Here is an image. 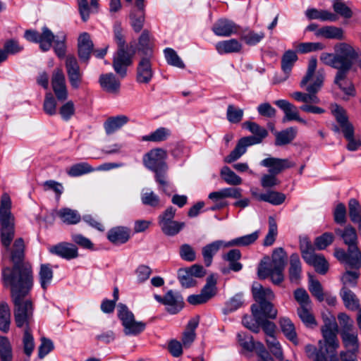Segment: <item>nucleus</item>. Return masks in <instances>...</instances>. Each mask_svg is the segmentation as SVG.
<instances>
[{
	"mask_svg": "<svg viewBox=\"0 0 361 361\" xmlns=\"http://www.w3.org/2000/svg\"><path fill=\"white\" fill-rule=\"evenodd\" d=\"M316 36L323 37L326 39H343L344 38L343 30L341 27L327 25L318 29L315 32Z\"/></svg>",
	"mask_w": 361,
	"mask_h": 361,
	"instance_id": "40",
	"label": "nucleus"
},
{
	"mask_svg": "<svg viewBox=\"0 0 361 361\" xmlns=\"http://www.w3.org/2000/svg\"><path fill=\"white\" fill-rule=\"evenodd\" d=\"M278 233L277 224L272 216L269 218V231L266 235L263 245L264 246H271L275 242Z\"/></svg>",
	"mask_w": 361,
	"mask_h": 361,
	"instance_id": "62",
	"label": "nucleus"
},
{
	"mask_svg": "<svg viewBox=\"0 0 361 361\" xmlns=\"http://www.w3.org/2000/svg\"><path fill=\"white\" fill-rule=\"evenodd\" d=\"M252 292L255 300L257 302L256 305L259 306L260 310L266 312L267 316L274 319L277 316V310L274 308L273 304L267 300H271L274 298V293L269 288H264L258 283L252 285Z\"/></svg>",
	"mask_w": 361,
	"mask_h": 361,
	"instance_id": "5",
	"label": "nucleus"
},
{
	"mask_svg": "<svg viewBox=\"0 0 361 361\" xmlns=\"http://www.w3.org/2000/svg\"><path fill=\"white\" fill-rule=\"evenodd\" d=\"M132 63V56L125 49H118L114 56L113 67L121 78L127 75V68Z\"/></svg>",
	"mask_w": 361,
	"mask_h": 361,
	"instance_id": "16",
	"label": "nucleus"
},
{
	"mask_svg": "<svg viewBox=\"0 0 361 361\" xmlns=\"http://www.w3.org/2000/svg\"><path fill=\"white\" fill-rule=\"evenodd\" d=\"M152 48L151 35L147 30H144L138 39L137 51L143 56H152Z\"/></svg>",
	"mask_w": 361,
	"mask_h": 361,
	"instance_id": "35",
	"label": "nucleus"
},
{
	"mask_svg": "<svg viewBox=\"0 0 361 361\" xmlns=\"http://www.w3.org/2000/svg\"><path fill=\"white\" fill-rule=\"evenodd\" d=\"M287 253L283 247L274 250L271 260L267 264H261L258 269V276L261 279L271 277L273 283L279 285L284 279L283 270L286 267Z\"/></svg>",
	"mask_w": 361,
	"mask_h": 361,
	"instance_id": "4",
	"label": "nucleus"
},
{
	"mask_svg": "<svg viewBox=\"0 0 361 361\" xmlns=\"http://www.w3.org/2000/svg\"><path fill=\"white\" fill-rule=\"evenodd\" d=\"M252 145H254V144L246 137L240 138L238 140L234 149L232 150L231 153L225 157L224 161L226 163H232L238 160L246 152L247 148Z\"/></svg>",
	"mask_w": 361,
	"mask_h": 361,
	"instance_id": "32",
	"label": "nucleus"
},
{
	"mask_svg": "<svg viewBox=\"0 0 361 361\" xmlns=\"http://www.w3.org/2000/svg\"><path fill=\"white\" fill-rule=\"evenodd\" d=\"M107 238L115 245L124 244L130 238V231L126 227L117 226L109 231Z\"/></svg>",
	"mask_w": 361,
	"mask_h": 361,
	"instance_id": "33",
	"label": "nucleus"
},
{
	"mask_svg": "<svg viewBox=\"0 0 361 361\" xmlns=\"http://www.w3.org/2000/svg\"><path fill=\"white\" fill-rule=\"evenodd\" d=\"M290 281L298 284L302 276V264L298 253L290 256V267L288 269Z\"/></svg>",
	"mask_w": 361,
	"mask_h": 361,
	"instance_id": "31",
	"label": "nucleus"
},
{
	"mask_svg": "<svg viewBox=\"0 0 361 361\" xmlns=\"http://www.w3.org/2000/svg\"><path fill=\"white\" fill-rule=\"evenodd\" d=\"M146 324L142 322H136L135 318L132 321L123 325L124 333L126 335H137L142 332L145 329Z\"/></svg>",
	"mask_w": 361,
	"mask_h": 361,
	"instance_id": "59",
	"label": "nucleus"
},
{
	"mask_svg": "<svg viewBox=\"0 0 361 361\" xmlns=\"http://www.w3.org/2000/svg\"><path fill=\"white\" fill-rule=\"evenodd\" d=\"M298 60V56L295 51L288 50L285 51L281 58V69L283 72L288 77L294 63Z\"/></svg>",
	"mask_w": 361,
	"mask_h": 361,
	"instance_id": "44",
	"label": "nucleus"
},
{
	"mask_svg": "<svg viewBox=\"0 0 361 361\" xmlns=\"http://www.w3.org/2000/svg\"><path fill=\"white\" fill-rule=\"evenodd\" d=\"M164 54L169 65L181 69L185 68V63L173 49L169 47L164 49Z\"/></svg>",
	"mask_w": 361,
	"mask_h": 361,
	"instance_id": "52",
	"label": "nucleus"
},
{
	"mask_svg": "<svg viewBox=\"0 0 361 361\" xmlns=\"http://www.w3.org/2000/svg\"><path fill=\"white\" fill-rule=\"evenodd\" d=\"M258 231H255L250 234L240 236L226 242L227 246H247L255 243L258 238Z\"/></svg>",
	"mask_w": 361,
	"mask_h": 361,
	"instance_id": "51",
	"label": "nucleus"
},
{
	"mask_svg": "<svg viewBox=\"0 0 361 361\" xmlns=\"http://www.w3.org/2000/svg\"><path fill=\"white\" fill-rule=\"evenodd\" d=\"M184 222H179L173 220L160 226V228L165 235L173 236L178 234L184 228Z\"/></svg>",
	"mask_w": 361,
	"mask_h": 361,
	"instance_id": "56",
	"label": "nucleus"
},
{
	"mask_svg": "<svg viewBox=\"0 0 361 361\" xmlns=\"http://www.w3.org/2000/svg\"><path fill=\"white\" fill-rule=\"evenodd\" d=\"M324 80V73L323 71L319 70L317 72L314 81L310 85H307L305 87L307 93L302 92H294L290 94L298 102L307 104H319V98L317 96V93L321 90Z\"/></svg>",
	"mask_w": 361,
	"mask_h": 361,
	"instance_id": "7",
	"label": "nucleus"
},
{
	"mask_svg": "<svg viewBox=\"0 0 361 361\" xmlns=\"http://www.w3.org/2000/svg\"><path fill=\"white\" fill-rule=\"evenodd\" d=\"M240 27L233 21L221 18L216 20L212 25V30L215 35L219 37H230L232 35H237Z\"/></svg>",
	"mask_w": 361,
	"mask_h": 361,
	"instance_id": "15",
	"label": "nucleus"
},
{
	"mask_svg": "<svg viewBox=\"0 0 361 361\" xmlns=\"http://www.w3.org/2000/svg\"><path fill=\"white\" fill-rule=\"evenodd\" d=\"M274 104L281 109L284 113L283 122L296 121L299 123L307 124V121L300 116L298 108L286 99H279L274 102Z\"/></svg>",
	"mask_w": 361,
	"mask_h": 361,
	"instance_id": "18",
	"label": "nucleus"
},
{
	"mask_svg": "<svg viewBox=\"0 0 361 361\" xmlns=\"http://www.w3.org/2000/svg\"><path fill=\"white\" fill-rule=\"evenodd\" d=\"M244 111L242 109L236 108L233 104H229L227 108L226 118L231 123H240L243 117Z\"/></svg>",
	"mask_w": 361,
	"mask_h": 361,
	"instance_id": "63",
	"label": "nucleus"
},
{
	"mask_svg": "<svg viewBox=\"0 0 361 361\" xmlns=\"http://www.w3.org/2000/svg\"><path fill=\"white\" fill-rule=\"evenodd\" d=\"M340 335L345 349L359 350L360 343L357 330L341 333Z\"/></svg>",
	"mask_w": 361,
	"mask_h": 361,
	"instance_id": "43",
	"label": "nucleus"
},
{
	"mask_svg": "<svg viewBox=\"0 0 361 361\" xmlns=\"http://www.w3.org/2000/svg\"><path fill=\"white\" fill-rule=\"evenodd\" d=\"M53 276L54 273L49 264H41L39 277L40 286L44 290H46L51 284Z\"/></svg>",
	"mask_w": 361,
	"mask_h": 361,
	"instance_id": "45",
	"label": "nucleus"
},
{
	"mask_svg": "<svg viewBox=\"0 0 361 361\" xmlns=\"http://www.w3.org/2000/svg\"><path fill=\"white\" fill-rule=\"evenodd\" d=\"M312 305L301 306L298 308L297 312L302 322L307 326L315 324V319L311 313Z\"/></svg>",
	"mask_w": 361,
	"mask_h": 361,
	"instance_id": "57",
	"label": "nucleus"
},
{
	"mask_svg": "<svg viewBox=\"0 0 361 361\" xmlns=\"http://www.w3.org/2000/svg\"><path fill=\"white\" fill-rule=\"evenodd\" d=\"M48 251L51 255L58 256L66 260H71L78 257V249L73 243L61 242L49 246Z\"/></svg>",
	"mask_w": 361,
	"mask_h": 361,
	"instance_id": "14",
	"label": "nucleus"
},
{
	"mask_svg": "<svg viewBox=\"0 0 361 361\" xmlns=\"http://www.w3.org/2000/svg\"><path fill=\"white\" fill-rule=\"evenodd\" d=\"M51 87L53 91L59 101H65L67 99L68 93L66 83V78L61 68H55L51 75Z\"/></svg>",
	"mask_w": 361,
	"mask_h": 361,
	"instance_id": "12",
	"label": "nucleus"
},
{
	"mask_svg": "<svg viewBox=\"0 0 361 361\" xmlns=\"http://www.w3.org/2000/svg\"><path fill=\"white\" fill-rule=\"evenodd\" d=\"M335 257L341 262L348 264L351 267H359L361 265V252L360 250L350 252L338 249L335 251Z\"/></svg>",
	"mask_w": 361,
	"mask_h": 361,
	"instance_id": "25",
	"label": "nucleus"
},
{
	"mask_svg": "<svg viewBox=\"0 0 361 361\" xmlns=\"http://www.w3.org/2000/svg\"><path fill=\"white\" fill-rule=\"evenodd\" d=\"M256 307L257 310L260 313L263 314V311L260 310V307L257 306V305H252L251 306V311L252 316H245L243 318L242 323L243 326L250 331H252L254 333H259V324L256 319L255 315V308Z\"/></svg>",
	"mask_w": 361,
	"mask_h": 361,
	"instance_id": "46",
	"label": "nucleus"
},
{
	"mask_svg": "<svg viewBox=\"0 0 361 361\" xmlns=\"http://www.w3.org/2000/svg\"><path fill=\"white\" fill-rule=\"evenodd\" d=\"M93 42L87 32H82L78 39V53L81 61L87 62L93 50Z\"/></svg>",
	"mask_w": 361,
	"mask_h": 361,
	"instance_id": "21",
	"label": "nucleus"
},
{
	"mask_svg": "<svg viewBox=\"0 0 361 361\" xmlns=\"http://www.w3.org/2000/svg\"><path fill=\"white\" fill-rule=\"evenodd\" d=\"M224 260L229 264L228 269L224 268L221 269L223 274H228L229 270L238 272L243 269V264L239 262L241 258V252L238 249H233L222 256Z\"/></svg>",
	"mask_w": 361,
	"mask_h": 361,
	"instance_id": "26",
	"label": "nucleus"
},
{
	"mask_svg": "<svg viewBox=\"0 0 361 361\" xmlns=\"http://www.w3.org/2000/svg\"><path fill=\"white\" fill-rule=\"evenodd\" d=\"M260 165L269 168V172L278 175L284 169H289L295 166L288 159H279L275 157H268L261 161Z\"/></svg>",
	"mask_w": 361,
	"mask_h": 361,
	"instance_id": "19",
	"label": "nucleus"
},
{
	"mask_svg": "<svg viewBox=\"0 0 361 361\" xmlns=\"http://www.w3.org/2000/svg\"><path fill=\"white\" fill-rule=\"evenodd\" d=\"M216 278L214 274H211L207 278L206 284L201 290V293L207 301L213 298L217 293Z\"/></svg>",
	"mask_w": 361,
	"mask_h": 361,
	"instance_id": "50",
	"label": "nucleus"
},
{
	"mask_svg": "<svg viewBox=\"0 0 361 361\" xmlns=\"http://www.w3.org/2000/svg\"><path fill=\"white\" fill-rule=\"evenodd\" d=\"M215 48L219 54L223 55L240 52L243 44L236 39H230L217 42Z\"/></svg>",
	"mask_w": 361,
	"mask_h": 361,
	"instance_id": "30",
	"label": "nucleus"
},
{
	"mask_svg": "<svg viewBox=\"0 0 361 361\" xmlns=\"http://www.w3.org/2000/svg\"><path fill=\"white\" fill-rule=\"evenodd\" d=\"M266 343L271 353L278 359L283 358L281 345L276 336L266 337Z\"/></svg>",
	"mask_w": 361,
	"mask_h": 361,
	"instance_id": "61",
	"label": "nucleus"
},
{
	"mask_svg": "<svg viewBox=\"0 0 361 361\" xmlns=\"http://www.w3.org/2000/svg\"><path fill=\"white\" fill-rule=\"evenodd\" d=\"M286 196L284 193L276 190H268L259 196V201L268 202L272 205L278 206L282 204L286 200Z\"/></svg>",
	"mask_w": 361,
	"mask_h": 361,
	"instance_id": "42",
	"label": "nucleus"
},
{
	"mask_svg": "<svg viewBox=\"0 0 361 361\" xmlns=\"http://www.w3.org/2000/svg\"><path fill=\"white\" fill-rule=\"evenodd\" d=\"M340 295L346 308L353 311H359L360 309L359 300L352 290L346 287H343Z\"/></svg>",
	"mask_w": 361,
	"mask_h": 361,
	"instance_id": "38",
	"label": "nucleus"
},
{
	"mask_svg": "<svg viewBox=\"0 0 361 361\" xmlns=\"http://www.w3.org/2000/svg\"><path fill=\"white\" fill-rule=\"evenodd\" d=\"M221 247H228L226 241L221 240H215L202 247V254L207 267H209L212 264L213 257Z\"/></svg>",
	"mask_w": 361,
	"mask_h": 361,
	"instance_id": "28",
	"label": "nucleus"
},
{
	"mask_svg": "<svg viewBox=\"0 0 361 361\" xmlns=\"http://www.w3.org/2000/svg\"><path fill=\"white\" fill-rule=\"evenodd\" d=\"M58 216L61 221L67 224H76L80 219V215L76 210L63 208L58 212Z\"/></svg>",
	"mask_w": 361,
	"mask_h": 361,
	"instance_id": "49",
	"label": "nucleus"
},
{
	"mask_svg": "<svg viewBox=\"0 0 361 361\" xmlns=\"http://www.w3.org/2000/svg\"><path fill=\"white\" fill-rule=\"evenodd\" d=\"M183 298L178 292L170 290L165 294L164 305L169 313L177 314L183 309Z\"/></svg>",
	"mask_w": 361,
	"mask_h": 361,
	"instance_id": "23",
	"label": "nucleus"
},
{
	"mask_svg": "<svg viewBox=\"0 0 361 361\" xmlns=\"http://www.w3.org/2000/svg\"><path fill=\"white\" fill-rule=\"evenodd\" d=\"M349 216L353 223L357 222L361 219V206L359 202L351 198L348 201Z\"/></svg>",
	"mask_w": 361,
	"mask_h": 361,
	"instance_id": "64",
	"label": "nucleus"
},
{
	"mask_svg": "<svg viewBox=\"0 0 361 361\" xmlns=\"http://www.w3.org/2000/svg\"><path fill=\"white\" fill-rule=\"evenodd\" d=\"M320 61L324 64L337 69V71H343V67L338 61V56H336V53L331 54L323 52L320 55Z\"/></svg>",
	"mask_w": 361,
	"mask_h": 361,
	"instance_id": "58",
	"label": "nucleus"
},
{
	"mask_svg": "<svg viewBox=\"0 0 361 361\" xmlns=\"http://www.w3.org/2000/svg\"><path fill=\"white\" fill-rule=\"evenodd\" d=\"M305 262L310 266L314 267L315 271L321 274H325L329 269V264L322 255L315 252L310 255Z\"/></svg>",
	"mask_w": 361,
	"mask_h": 361,
	"instance_id": "37",
	"label": "nucleus"
},
{
	"mask_svg": "<svg viewBox=\"0 0 361 361\" xmlns=\"http://www.w3.org/2000/svg\"><path fill=\"white\" fill-rule=\"evenodd\" d=\"M171 135V130L164 127H160L150 134L142 137L143 141L160 142L165 141Z\"/></svg>",
	"mask_w": 361,
	"mask_h": 361,
	"instance_id": "47",
	"label": "nucleus"
},
{
	"mask_svg": "<svg viewBox=\"0 0 361 361\" xmlns=\"http://www.w3.org/2000/svg\"><path fill=\"white\" fill-rule=\"evenodd\" d=\"M331 110L338 124L333 126V130L335 133H343L348 141L346 146L348 150L351 152L357 150L361 146V138L354 136V127L349 121L345 111L336 104L331 105Z\"/></svg>",
	"mask_w": 361,
	"mask_h": 361,
	"instance_id": "3",
	"label": "nucleus"
},
{
	"mask_svg": "<svg viewBox=\"0 0 361 361\" xmlns=\"http://www.w3.org/2000/svg\"><path fill=\"white\" fill-rule=\"evenodd\" d=\"M243 128L249 130L253 135L247 136L254 145L259 144L268 135L267 130L255 122L245 121Z\"/></svg>",
	"mask_w": 361,
	"mask_h": 361,
	"instance_id": "24",
	"label": "nucleus"
},
{
	"mask_svg": "<svg viewBox=\"0 0 361 361\" xmlns=\"http://www.w3.org/2000/svg\"><path fill=\"white\" fill-rule=\"evenodd\" d=\"M275 145L276 146H283L290 143L297 136L298 128L296 127H289L281 131L275 132Z\"/></svg>",
	"mask_w": 361,
	"mask_h": 361,
	"instance_id": "36",
	"label": "nucleus"
},
{
	"mask_svg": "<svg viewBox=\"0 0 361 361\" xmlns=\"http://www.w3.org/2000/svg\"><path fill=\"white\" fill-rule=\"evenodd\" d=\"M335 52L343 71H350L353 66V61L359 57L358 53L347 43H339L335 46Z\"/></svg>",
	"mask_w": 361,
	"mask_h": 361,
	"instance_id": "11",
	"label": "nucleus"
},
{
	"mask_svg": "<svg viewBox=\"0 0 361 361\" xmlns=\"http://www.w3.org/2000/svg\"><path fill=\"white\" fill-rule=\"evenodd\" d=\"M24 37L30 42L38 43L42 51H49L53 46L54 53L59 59H63L66 56V35L64 33L55 36L47 27L44 26L41 33L34 30H27Z\"/></svg>",
	"mask_w": 361,
	"mask_h": 361,
	"instance_id": "2",
	"label": "nucleus"
},
{
	"mask_svg": "<svg viewBox=\"0 0 361 361\" xmlns=\"http://www.w3.org/2000/svg\"><path fill=\"white\" fill-rule=\"evenodd\" d=\"M129 18L133 30L140 32L145 20V0H135V6L130 11Z\"/></svg>",
	"mask_w": 361,
	"mask_h": 361,
	"instance_id": "17",
	"label": "nucleus"
},
{
	"mask_svg": "<svg viewBox=\"0 0 361 361\" xmlns=\"http://www.w3.org/2000/svg\"><path fill=\"white\" fill-rule=\"evenodd\" d=\"M102 89L107 93L118 94L121 89V81L114 73L102 74L99 78Z\"/></svg>",
	"mask_w": 361,
	"mask_h": 361,
	"instance_id": "22",
	"label": "nucleus"
},
{
	"mask_svg": "<svg viewBox=\"0 0 361 361\" xmlns=\"http://www.w3.org/2000/svg\"><path fill=\"white\" fill-rule=\"evenodd\" d=\"M11 207L9 195L3 194L0 205L1 242L4 247L2 255L4 256L9 252L10 259L13 264L12 268L6 267L2 270L3 283L11 290L16 323L20 328L23 327V238L16 239L12 247H10L14 238V222Z\"/></svg>",
	"mask_w": 361,
	"mask_h": 361,
	"instance_id": "1",
	"label": "nucleus"
},
{
	"mask_svg": "<svg viewBox=\"0 0 361 361\" xmlns=\"http://www.w3.org/2000/svg\"><path fill=\"white\" fill-rule=\"evenodd\" d=\"M317 66V58L312 57L308 62L306 74L303 77L302 80L300 81V85L301 87L303 88L305 86H306L308 84L309 82L312 81V82L314 81V79L317 74V73H315Z\"/></svg>",
	"mask_w": 361,
	"mask_h": 361,
	"instance_id": "55",
	"label": "nucleus"
},
{
	"mask_svg": "<svg viewBox=\"0 0 361 361\" xmlns=\"http://www.w3.org/2000/svg\"><path fill=\"white\" fill-rule=\"evenodd\" d=\"M0 361H12L11 346L5 336H0Z\"/></svg>",
	"mask_w": 361,
	"mask_h": 361,
	"instance_id": "60",
	"label": "nucleus"
},
{
	"mask_svg": "<svg viewBox=\"0 0 361 361\" xmlns=\"http://www.w3.org/2000/svg\"><path fill=\"white\" fill-rule=\"evenodd\" d=\"M263 32H256L248 27L242 30L240 34V39L249 46H255L260 42L264 38Z\"/></svg>",
	"mask_w": 361,
	"mask_h": 361,
	"instance_id": "41",
	"label": "nucleus"
},
{
	"mask_svg": "<svg viewBox=\"0 0 361 361\" xmlns=\"http://www.w3.org/2000/svg\"><path fill=\"white\" fill-rule=\"evenodd\" d=\"M220 176L228 185H238L242 183V178L227 166H224L221 168Z\"/></svg>",
	"mask_w": 361,
	"mask_h": 361,
	"instance_id": "53",
	"label": "nucleus"
},
{
	"mask_svg": "<svg viewBox=\"0 0 361 361\" xmlns=\"http://www.w3.org/2000/svg\"><path fill=\"white\" fill-rule=\"evenodd\" d=\"M92 171H94V169L89 164L81 162L71 166L68 171V174L72 177H78Z\"/></svg>",
	"mask_w": 361,
	"mask_h": 361,
	"instance_id": "54",
	"label": "nucleus"
},
{
	"mask_svg": "<svg viewBox=\"0 0 361 361\" xmlns=\"http://www.w3.org/2000/svg\"><path fill=\"white\" fill-rule=\"evenodd\" d=\"M65 66L70 85L74 90L79 89L82 82L83 72L80 70L77 59L73 55H68Z\"/></svg>",
	"mask_w": 361,
	"mask_h": 361,
	"instance_id": "9",
	"label": "nucleus"
},
{
	"mask_svg": "<svg viewBox=\"0 0 361 361\" xmlns=\"http://www.w3.org/2000/svg\"><path fill=\"white\" fill-rule=\"evenodd\" d=\"M152 58V56H142L138 61L135 78L138 84L147 85L152 81L154 74L151 62Z\"/></svg>",
	"mask_w": 361,
	"mask_h": 361,
	"instance_id": "13",
	"label": "nucleus"
},
{
	"mask_svg": "<svg viewBox=\"0 0 361 361\" xmlns=\"http://www.w3.org/2000/svg\"><path fill=\"white\" fill-rule=\"evenodd\" d=\"M11 324V311L6 302H0V330L7 332Z\"/></svg>",
	"mask_w": 361,
	"mask_h": 361,
	"instance_id": "48",
	"label": "nucleus"
},
{
	"mask_svg": "<svg viewBox=\"0 0 361 361\" xmlns=\"http://www.w3.org/2000/svg\"><path fill=\"white\" fill-rule=\"evenodd\" d=\"M280 326L285 336L295 345L298 344V340L294 324L289 318L283 317L279 321Z\"/></svg>",
	"mask_w": 361,
	"mask_h": 361,
	"instance_id": "39",
	"label": "nucleus"
},
{
	"mask_svg": "<svg viewBox=\"0 0 361 361\" xmlns=\"http://www.w3.org/2000/svg\"><path fill=\"white\" fill-rule=\"evenodd\" d=\"M129 121V118L123 114L109 117L104 123V130L107 135H111L120 130Z\"/></svg>",
	"mask_w": 361,
	"mask_h": 361,
	"instance_id": "29",
	"label": "nucleus"
},
{
	"mask_svg": "<svg viewBox=\"0 0 361 361\" xmlns=\"http://www.w3.org/2000/svg\"><path fill=\"white\" fill-rule=\"evenodd\" d=\"M350 71H337L334 83L346 95L353 97L355 95V89L352 82L347 80V75Z\"/></svg>",
	"mask_w": 361,
	"mask_h": 361,
	"instance_id": "27",
	"label": "nucleus"
},
{
	"mask_svg": "<svg viewBox=\"0 0 361 361\" xmlns=\"http://www.w3.org/2000/svg\"><path fill=\"white\" fill-rule=\"evenodd\" d=\"M166 151L161 148H157L150 150L144 156L143 163L145 167L152 171L166 170Z\"/></svg>",
	"mask_w": 361,
	"mask_h": 361,
	"instance_id": "10",
	"label": "nucleus"
},
{
	"mask_svg": "<svg viewBox=\"0 0 361 361\" xmlns=\"http://www.w3.org/2000/svg\"><path fill=\"white\" fill-rule=\"evenodd\" d=\"M255 308V315L256 319L259 322V329L262 328L264 332L266 334V337L274 336L276 334V325L274 322L269 321V319H271V317L267 316L266 312H263V314H260L256 309Z\"/></svg>",
	"mask_w": 361,
	"mask_h": 361,
	"instance_id": "34",
	"label": "nucleus"
},
{
	"mask_svg": "<svg viewBox=\"0 0 361 361\" xmlns=\"http://www.w3.org/2000/svg\"><path fill=\"white\" fill-rule=\"evenodd\" d=\"M338 326L334 322H329L322 329L323 340L318 343L319 350H324L326 354H331L336 352L339 348V341L337 338Z\"/></svg>",
	"mask_w": 361,
	"mask_h": 361,
	"instance_id": "8",
	"label": "nucleus"
},
{
	"mask_svg": "<svg viewBox=\"0 0 361 361\" xmlns=\"http://www.w3.org/2000/svg\"><path fill=\"white\" fill-rule=\"evenodd\" d=\"M33 286V274L31 266L24 262V327L29 326L34 323V302L31 298H26V295Z\"/></svg>",
	"mask_w": 361,
	"mask_h": 361,
	"instance_id": "6",
	"label": "nucleus"
},
{
	"mask_svg": "<svg viewBox=\"0 0 361 361\" xmlns=\"http://www.w3.org/2000/svg\"><path fill=\"white\" fill-rule=\"evenodd\" d=\"M335 233L336 235H339L343 243L348 245L350 252L359 250L357 247V231L351 225L346 226L343 229L336 228Z\"/></svg>",
	"mask_w": 361,
	"mask_h": 361,
	"instance_id": "20",
	"label": "nucleus"
}]
</instances>
